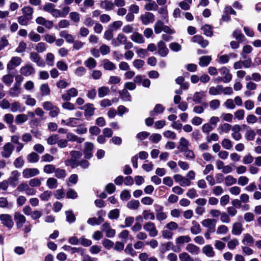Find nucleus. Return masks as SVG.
Returning <instances> with one entry per match:
<instances>
[{"label": "nucleus", "mask_w": 261, "mask_h": 261, "mask_svg": "<svg viewBox=\"0 0 261 261\" xmlns=\"http://www.w3.org/2000/svg\"><path fill=\"white\" fill-rule=\"evenodd\" d=\"M143 227L144 230L148 233V235L150 237H155L158 234V230L155 224L151 221L145 223Z\"/></svg>", "instance_id": "f257e3e1"}, {"label": "nucleus", "mask_w": 261, "mask_h": 261, "mask_svg": "<svg viewBox=\"0 0 261 261\" xmlns=\"http://www.w3.org/2000/svg\"><path fill=\"white\" fill-rule=\"evenodd\" d=\"M14 150V146L10 142L6 143L2 148L1 155L3 158H9Z\"/></svg>", "instance_id": "f03ea898"}, {"label": "nucleus", "mask_w": 261, "mask_h": 261, "mask_svg": "<svg viewBox=\"0 0 261 261\" xmlns=\"http://www.w3.org/2000/svg\"><path fill=\"white\" fill-rule=\"evenodd\" d=\"M31 60L36 63L38 67H44L45 66V62L41 58L38 53L32 51L30 54Z\"/></svg>", "instance_id": "7ed1b4c3"}, {"label": "nucleus", "mask_w": 261, "mask_h": 261, "mask_svg": "<svg viewBox=\"0 0 261 261\" xmlns=\"http://www.w3.org/2000/svg\"><path fill=\"white\" fill-rule=\"evenodd\" d=\"M217 221L214 219H206L203 220L201 222V224L203 226L207 228V231L210 232H214L215 231L216 225Z\"/></svg>", "instance_id": "20e7f679"}, {"label": "nucleus", "mask_w": 261, "mask_h": 261, "mask_svg": "<svg viewBox=\"0 0 261 261\" xmlns=\"http://www.w3.org/2000/svg\"><path fill=\"white\" fill-rule=\"evenodd\" d=\"M22 60L20 57L15 56L12 57L7 65V69L10 71L14 69L15 67L19 66Z\"/></svg>", "instance_id": "39448f33"}, {"label": "nucleus", "mask_w": 261, "mask_h": 261, "mask_svg": "<svg viewBox=\"0 0 261 261\" xmlns=\"http://www.w3.org/2000/svg\"><path fill=\"white\" fill-rule=\"evenodd\" d=\"M0 220L5 226L11 229L14 225V222L11 216L9 214L0 215Z\"/></svg>", "instance_id": "423d86ee"}, {"label": "nucleus", "mask_w": 261, "mask_h": 261, "mask_svg": "<svg viewBox=\"0 0 261 261\" xmlns=\"http://www.w3.org/2000/svg\"><path fill=\"white\" fill-rule=\"evenodd\" d=\"M20 74L24 76H30L35 72V68L30 64H27L22 66L20 69Z\"/></svg>", "instance_id": "0eeeda50"}, {"label": "nucleus", "mask_w": 261, "mask_h": 261, "mask_svg": "<svg viewBox=\"0 0 261 261\" xmlns=\"http://www.w3.org/2000/svg\"><path fill=\"white\" fill-rule=\"evenodd\" d=\"M20 175V174L18 171L14 170L11 172L10 176L7 180L10 186L15 187L18 183Z\"/></svg>", "instance_id": "6e6552de"}, {"label": "nucleus", "mask_w": 261, "mask_h": 261, "mask_svg": "<svg viewBox=\"0 0 261 261\" xmlns=\"http://www.w3.org/2000/svg\"><path fill=\"white\" fill-rule=\"evenodd\" d=\"M140 19L144 25H148L154 21V15L150 12H146L140 16Z\"/></svg>", "instance_id": "1a4fd4ad"}, {"label": "nucleus", "mask_w": 261, "mask_h": 261, "mask_svg": "<svg viewBox=\"0 0 261 261\" xmlns=\"http://www.w3.org/2000/svg\"><path fill=\"white\" fill-rule=\"evenodd\" d=\"M101 230L106 233V236L108 238H113L116 233L115 230L112 229L108 222H105L101 225Z\"/></svg>", "instance_id": "9d476101"}, {"label": "nucleus", "mask_w": 261, "mask_h": 261, "mask_svg": "<svg viewBox=\"0 0 261 261\" xmlns=\"http://www.w3.org/2000/svg\"><path fill=\"white\" fill-rule=\"evenodd\" d=\"M40 173L39 169L37 168H25L22 171V176L24 178H29Z\"/></svg>", "instance_id": "9b49d317"}, {"label": "nucleus", "mask_w": 261, "mask_h": 261, "mask_svg": "<svg viewBox=\"0 0 261 261\" xmlns=\"http://www.w3.org/2000/svg\"><path fill=\"white\" fill-rule=\"evenodd\" d=\"M14 218L17 228H21L26 221L25 217L18 212L15 213Z\"/></svg>", "instance_id": "f8f14e48"}, {"label": "nucleus", "mask_w": 261, "mask_h": 261, "mask_svg": "<svg viewBox=\"0 0 261 261\" xmlns=\"http://www.w3.org/2000/svg\"><path fill=\"white\" fill-rule=\"evenodd\" d=\"M78 94V91L75 88H71L67 93L62 95V98L65 101H69L71 97H76Z\"/></svg>", "instance_id": "ddd939ff"}, {"label": "nucleus", "mask_w": 261, "mask_h": 261, "mask_svg": "<svg viewBox=\"0 0 261 261\" xmlns=\"http://www.w3.org/2000/svg\"><path fill=\"white\" fill-rule=\"evenodd\" d=\"M158 49V54L162 57H165L167 56L169 53V50L166 46L165 42L163 41H160L157 44Z\"/></svg>", "instance_id": "4468645a"}, {"label": "nucleus", "mask_w": 261, "mask_h": 261, "mask_svg": "<svg viewBox=\"0 0 261 261\" xmlns=\"http://www.w3.org/2000/svg\"><path fill=\"white\" fill-rule=\"evenodd\" d=\"M80 109L85 111V116L86 118L90 117L94 114L95 108L92 103H87Z\"/></svg>", "instance_id": "2eb2a0df"}, {"label": "nucleus", "mask_w": 261, "mask_h": 261, "mask_svg": "<svg viewBox=\"0 0 261 261\" xmlns=\"http://www.w3.org/2000/svg\"><path fill=\"white\" fill-rule=\"evenodd\" d=\"M192 41L199 44L202 48L206 47L209 44V42L207 40L204 39L203 37L200 35L194 36L192 38Z\"/></svg>", "instance_id": "dca6fc26"}, {"label": "nucleus", "mask_w": 261, "mask_h": 261, "mask_svg": "<svg viewBox=\"0 0 261 261\" xmlns=\"http://www.w3.org/2000/svg\"><path fill=\"white\" fill-rule=\"evenodd\" d=\"M221 74L223 75V82L229 83L232 79V75L229 73V70L226 67H223L219 69Z\"/></svg>", "instance_id": "f3484780"}, {"label": "nucleus", "mask_w": 261, "mask_h": 261, "mask_svg": "<svg viewBox=\"0 0 261 261\" xmlns=\"http://www.w3.org/2000/svg\"><path fill=\"white\" fill-rule=\"evenodd\" d=\"M126 41L127 37L123 34L120 33L115 39L113 40L112 44L115 46H118L120 44H124Z\"/></svg>", "instance_id": "a211bd4d"}, {"label": "nucleus", "mask_w": 261, "mask_h": 261, "mask_svg": "<svg viewBox=\"0 0 261 261\" xmlns=\"http://www.w3.org/2000/svg\"><path fill=\"white\" fill-rule=\"evenodd\" d=\"M100 7L107 11H109L114 9V4L111 1L104 0L101 1L100 3Z\"/></svg>", "instance_id": "6ab92c4d"}, {"label": "nucleus", "mask_w": 261, "mask_h": 261, "mask_svg": "<svg viewBox=\"0 0 261 261\" xmlns=\"http://www.w3.org/2000/svg\"><path fill=\"white\" fill-rule=\"evenodd\" d=\"M243 230V227L240 222H235L233 224L231 233L235 236H239L241 234Z\"/></svg>", "instance_id": "aec40b11"}, {"label": "nucleus", "mask_w": 261, "mask_h": 261, "mask_svg": "<svg viewBox=\"0 0 261 261\" xmlns=\"http://www.w3.org/2000/svg\"><path fill=\"white\" fill-rule=\"evenodd\" d=\"M11 111L15 113L17 112H22L24 111L25 108L18 101H14L10 105Z\"/></svg>", "instance_id": "412c9836"}, {"label": "nucleus", "mask_w": 261, "mask_h": 261, "mask_svg": "<svg viewBox=\"0 0 261 261\" xmlns=\"http://www.w3.org/2000/svg\"><path fill=\"white\" fill-rule=\"evenodd\" d=\"M202 252L208 257H213L215 255V252L211 245L204 246L202 249Z\"/></svg>", "instance_id": "4be33fe9"}, {"label": "nucleus", "mask_w": 261, "mask_h": 261, "mask_svg": "<svg viewBox=\"0 0 261 261\" xmlns=\"http://www.w3.org/2000/svg\"><path fill=\"white\" fill-rule=\"evenodd\" d=\"M66 137L68 141L76 142L77 143H81L83 142L85 140L84 138L79 137L71 133H67Z\"/></svg>", "instance_id": "5701e85b"}, {"label": "nucleus", "mask_w": 261, "mask_h": 261, "mask_svg": "<svg viewBox=\"0 0 261 261\" xmlns=\"http://www.w3.org/2000/svg\"><path fill=\"white\" fill-rule=\"evenodd\" d=\"M70 153L72 159L71 160H68L66 162V164L67 165H68V163L74 162V163H76V160L80 159L83 155L82 152L76 150L71 151Z\"/></svg>", "instance_id": "b1692460"}, {"label": "nucleus", "mask_w": 261, "mask_h": 261, "mask_svg": "<svg viewBox=\"0 0 261 261\" xmlns=\"http://www.w3.org/2000/svg\"><path fill=\"white\" fill-rule=\"evenodd\" d=\"M130 38L133 41L139 44L143 43L145 42L143 35L138 32L134 33L132 35Z\"/></svg>", "instance_id": "393cba45"}, {"label": "nucleus", "mask_w": 261, "mask_h": 261, "mask_svg": "<svg viewBox=\"0 0 261 261\" xmlns=\"http://www.w3.org/2000/svg\"><path fill=\"white\" fill-rule=\"evenodd\" d=\"M20 93V86L14 84L13 87L10 89L9 91L10 95L13 97H18Z\"/></svg>", "instance_id": "a878e982"}, {"label": "nucleus", "mask_w": 261, "mask_h": 261, "mask_svg": "<svg viewBox=\"0 0 261 261\" xmlns=\"http://www.w3.org/2000/svg\"><path fill=\"white\" fill-rule=\"evenodd\" d=\"M59 35L61 37L64 38L66 41L69 43H73L74 41L73 36L69 34L66 31H62L60 32Z\"/></svg>", "instance_id": "bb28decb"}, {"label": "nucleus", "mask_w": 261, "mask_h": 261, "mask_svg": "<svg viewBox=\"0 0 261 261\" xmlns=\"http://www.w3.org/2000/svg\"><path fill=\"white\" fill-rule=\"evenodd\" d=\"M28 116L24 114H20L17 115L15 119V122L16 124L20 125L28 121Z\"/></svg>", "instance_id": "cd10ccee"}, {"label": "nucleus", "mask_w": 261, "mask_h": 261, "mask_svg": "<svg viewBox=\"0 0 261 261\" xmlns=\"http://www.w3.org/2000/svg\"><path fill=\"white\" fill-rule=\"evenodd\" d=\"M191 241V239L189 236H180L176 239L175 243L178 245H182L185 243L190 242Z\"/></svg>", "instance_id": "c85d7f7f"}, {"label": "nucleus", "mask_w": 261, "mask_h": 261, "mask_svg": "<svg viewBox=\"0 0 261 261\" xmlns=\"http://www.w3.org/2000/svg\"><path fill=\"white\" fill-rule=\"evenodd\" d=\"M186 250L193 254H198L200 252L198 247L193 244H188L186 247Z\"/></svg>", "instance_id": "c756f323"}, {"label": "nucleus", "mask_w": 261, "mask_h": 261, "mask_svg": "<svg viewBox=\"0 0 261 261\" xmlns=\"http://www.w3.org/2000/svg\"><path fill=\"white\" fill-rule=\"evenodd\" d=\"M23 15L32 19L33 18V14L34 12L33 9L30 6H25L21 9Z\"/></svg>", "instance_id": "7c9ffc66"}, {"label": "nucleus", "mask_w": 261, "mask_h": 261, "mask_svg": "<svg viewBox=\"0 0 261 261\" xmlns=\"http://www.w3.org/2000/svg\"><path fill=\"white\" fill-rule=\"evenodd\" d=\"M223 90L222 85H217L216 87H211L209 89V94L213 95H216L221 94Z\"/></svg>", "instance_id": "2f4dec72"}, {"label": "nucleus", "mask_w": 261, "mask_h": 261, "mask_svg": "<svg viewBox=\"0 0 261 261\" xmlns=\"http://www.w3.org/2000/svg\"><path fill=\"white\" fill-rule=\"evenodd\" d=\"M2 81L7 86H10L14 81V76L11 74L4 75L2 77Z\"/></svg>", "instance_id": "473e14b6"}, {"label": "nucleus", "mask_w": 261, "mask_h": 261, "mask_svg": "<svg viewBox=\"0 0 261 261\" xmlns=\"http://www.w3.org/2000/svg\"><path fill=\"white\" fill-rule=\"evenodd\" d=\"M164 110V107L161 104H157L155 106L153 110L150 112V115L151 116H154L156 114L163 113Z\"/></svg>", "instance_id": "72a5a7b5"}, {"label": "nucleus", "mask_w": 261, "mask_h": 261, "mask_svg": "<svg viewBox=\"0 0 261 261\" xmlns=\"http://www.w3.org/2000/svg\"><path fill=\"white\" fill-rule=\"evenodd\" d=\"M212 60L210 56H204L200 58L199 65L202 67L207 66Z\"/></svg>", "instance_id": "f704fd0d"}, {"label": "nucleus", "mask_w": 261, "mask_h": 261, "mask_svg": "<svg viewBox=\"0 0 261 261\" xmlns=\"http://www.w3.org/2000/svg\"><path fill=\"white\" fill-rule=\"evenodd\" d=\"M103 66L106 70H113L116 69L115 64L108 59L103 61Z\"/></svg>", "instance_id": "c9c22d12"}, {"label": "nucleus", "mask_w": 261, "mask_h": 261, "mask_svg": "<svg viewBox=\"0 0 261 261\" xmlns=\"http://www.w3.org/2000/svg\"><path fill=\"white\" fill-rule=\"evenodd\" d=\"M84 65L89 69H91L96 66L97 63L94 58L90 57L84 62Z\"/></svg>", "instance_id": "e433bc0d"}, {"label": "nucleus", "mask_w": 261, "mask_h": 261, "mask_svg": "<svg viewBox=\"0 0 261 261\" xmlns=\"http://www.w3.org/2000/svg\"><path fill=\"white\" fill-rule=\"evenodd\" d=\"M204 96L203 91L196 92L193 95V101L197 103H200Z\"/></svg>", "instance_id": "4c0bfd02"}, {"label": "nucleus", "mask_w": 261, "mask_h": 261, "mask_svg": "<svg viewBox=\"0 0 261 261\" xmlns=\"http://www.w3.org/2000/svg\"><path fill=\"white\" fill-rule=\"evenodd\" d=\"M254 240L253 237L249 234L246 233L244 234L242 243L245 245L252 246L254 243Z\"/></svg>", "instance_id": "58836bf2"}, {"label": "nucleus", "mask_w": 261, "mask_h": 261, "mask_svg": "<svg viewBox=\"0 0 261 261\" xmlns=\"http://www.w3.org/2000/svg\"><path fill=\"white\" fill-rule=\"evenodd\" d=\"M54 173L55 176L59 179H63L67 176L65 170L59 168H56Z\"/></svg>", "instance_id": "ea45409f"}, {"label": "nucleus", "mask_w": 261, "mask_h": 261, "mask_svg": "<svg viewBox=\"0 0 261 261\" xmlns=\"http://www.w3.org/2000/svg\"><path fill=\"white\" fill-rule=\"evenodd\" d=\"M179 146L178 148L180 151H184L188 149L189 146V141L185 138L181 137L179 140Z\"/></svg>", "instance_id": "a19ab883"}, {"label": "nucleus", "mask_w": 261, "mask_h": 261, "mask_svg": "<svg viewBox=\"0 0 261 261\" xmlns=\"http://www.w3.org/2000/svg\"><path fill=\"white\" fill-rule=\"evenodd\" d=\"M27 160L31 163H35L39 160V155L35 152H32L27 155Z\"/></svg>", "instance_id": "79ce46f5"}, {"label": "nucleus", "mask_w": 261, "mask_h": 261, "mask_svg": "<svg viewBox=\"0 0 261 261\" xmlns=\"http://www.w3.org/2000/svg\"><path fill=\"white\" fill-rule=\"evenodd\" d=\"M232 36L239 42V43L243 42L245 39V36L242 34L241 31L238 30L233 31Z\"/></svg>", "instance_id": "37998d69"}, {"label": "nucleus", "mask_w": 261, "mask_h": 261, "mask_svg": "<svg viewBox=\"0 0 261 261\" xmlns=\"http://www.w3.org/2000/svg\"><path fill=\"white\" fill-rule=\"evenodd\" d=\"M231 128V125L228 123H223L221 124L218 128L220 134L224 133H228Z\"/></svg>", "instance_id": "c03bdc74"}, {"label": "nucleus", "mask_w": 261, "mask_h": 261, "mask_svg": "<svg viewBox=\"0 0 261 261\" xmlns=\"http://www.w3.org/2000/svg\"><path fill=\"white\" fill-rule=\"evenodd\" d=\"M55 56L51 53H48L46 55L45 62L49 66H53L54 65Z\"/></svg>", "instance_id": "a18cd8bd"}, {"label": "nucleus", "mask_w": 261, "mask_h": 261, "mask_svg": "<svg viewBox=\"0 0 261 261\" xmlns=\"http://www.w3.org/2000/svg\"><path fill=\"white\" fill-rule=\"evenodd\" d=\"M47 45L44 42H39L36 44L35 49V52L38 53H42L46 51Z\"/></svg>", "instance_id": "49530a36"}, {"label": "nucleus", "mask_w": 261, "mask_h": 261, "mask_svg": "<svg viewBox=\"0 0 261 261\" xmlns=\"http://www.w3.org/2000/svg\"><path fill=\"white\" fill-rule=\"evenodd\" d=\"M46 185L49 189H55L58 186V181L55 178L50 177L46 181Z\"/></svg>", "instance_id": "de8ad7c7"}, {"label": "nucleus", "mask_w": 261, "mask_h": 261, "mask_svg": "<svg viewBox=\"0 0 261 261\" xmlns=\"http://www.w3.org/2000/svg\"><path fill=\"white\" fill-rule=\"evenodd\" d=\"M193 225L190 228V231L192 233L194 234H199L201 232V228L200 225L196 221L192 222Z\"/></svg>", "instance_id": "09e8293b"}, {"label": "nucleus", "mask_w": 261, "mask_h": 261, "mask_svg": "<svg viewBox=\"0 0 261 261\" xmlns=\"http://www.w3.org/2000/svg\"><path fill=\"white\" fill-rule=\"evenodd\" d=\"M40 90L42 95L47 96L50 94V88L47 84H43L41 85Z\"/></svg>", "instance_id": "8fccbe9b"}, {"label": "nucleus", "mask_w": 261, "mask_h": 261, "mask_svg": "<svg viewBox=\"0 0 261 261\" xmlns=\"http://www.w3.org/2000/svg\"><path fill=\"white\" fill-rule=\"evenodd\" d=\"M164 24V23L161 20H158L154 27V32L155 34H160L163 31Z\"/></svg>", "instance_id": "3c124183"}, {"label": "nucleus", "mask_w": 261, "mask_h": 261, "mask_svg": "<svg viewBox=\"0 0 261 261\" xmlns=\"http://www.w3.org/2000/svg\"><path fill=\"white\" fill-rule=\"evenodd\" d=\"M109 88L106 86L101 87L98 89V95L100 98L105 97L109 92Z\"/></svg>", "instance_id": "603ef678"}, {"label": "nucleus", "mask_w": 261, "mask_h": 261, "mask_svg": "<svg viewBox=\"0 0 261 261\" xmlns=\"http://www.w3.org/2000/svg\"><path fill=\"white\" fill-rule=\"evenodd\" d=\"M120 96L121 98L125 101H130L131 96L129 93L125 89L119 92Z\"/></svg>", "instance_id": "864d4df0"}, {"label": "nucleus", "mask_w": 261, "mask_h": 261, "mask_svg": "<svg viewBox=\"0 0 261 261\" xmlns=\"http://www.w3.org/2000/svg\"><path fill=\"white\" fill-rule=\"evenodd\" d=\"M255 135V132L254 130L249 129L247 130L245 137L248 141H252L254 139Z\"/></svg>", "instance_id": "5fc2aeb1"}, {"label": "nucleus", "mask_w": 261, "mask_h": 261, "mask_svg": "<svg viewBox=\"0 0 261 261\" xmlns=\"http://www.w3.org/2000/svg\"><path fill=\"white\" fill-rule=\"evenodd\" d=\"M144 9L147 11H156L158 9V6L155 2H152L146 4L144 6Z\"/></svg>", "instance_id": "6e6d98bb"}, {"label": "nucleus", "mask_w": 261, "mask_h": 261, "mask_svg": "<svg viewBox=\"0 0 261 261\" xmlns=\"http://www.w3.org/2000/svg\"><path fill=\"white\" fill-rule=\"evenodd\" d=\"M29 37L31 41L35 42H39L41 40L40 35L34 31H31L29 34Z\"/></svg>", "instance_id": "4d7b16f0"}, {"label": "nucleus", "mask_w": 261, "mask_h": 261, "mask_svg": "<svg viewBox=\"0 0 261 261\" xmlns=\"http://www.w3.org/2000/svg\"><path fill=\"white\" fill-rule=\"evenodd\" d=\"M237 181V179L231 175H228L224 179V183L227 186L235 184Z\"/></svg>", "instance_id": "13d9d810"}, {"label": "nucleus", "mask_w": 261, "mask_h": 261, "mask_svg": "<svg viewBox=\"0 0 261 261\" xmlns=\"http://www.w3.org/2000/svg\"><path fill=\"white\" fill-rule=\"evenodd\" d=\"M57 67L61 71H65L68 69V65L63 61H59L56 63Z\"/></svg>", "instance_id": "bf43d9fd"}, {"label": "nucleus", "mask_w": 261, "mask_h": 261, "mask_svg": "<svg viewBox=\"0 0 261 261\" xmlns=\"http://www.w3.org/2000/svg\"><path fill=\"white\" fill-rule=\"evenodd\" d=\"M65 214L66 216V220L68 223H72L75 221L76 218L72 211H66Z\"/></svg>", "instance_id": "052dcab7"}, {"label": "nucleus", "mask_w": 261, "mask_h": 261, "mask_svg": "<svg viewBox=\"0 0 261 261\" xmlns=\"http://www.w3.org/2000/svg\"><path fill=\"white\" fill-rule=\"evenodd\" d=\"M70 23L68 20L62 19L58 22V25L55 28L57 29H64L68 27Z\"/></svg>", "instance_id": "680f3d73"}, {"label": "nucleus", "mask_w": 261, "mask_h": 261, "mask_svg": "<svg viewBox=\"0 0 261 261\" xmlns=\"http://www.w3.org/2000/svg\"><path fill=\"white\" fill-rule=\"evenodd\" d=\"M13 164L15 168H20L23 166L24 161L21 156H19L15 160Z\"/></svg>", "instance_id": "e2e57ef3"}, {"label": "nucleus", "mask_w": 261, "mask_h": 261, "mask_svg": "<svg viewBox=\"0 0 261 261\" xmlns=\"http://www.w3.org/2000/svg\"><path fill=\"white\" fill-rule=\"evenodd\" d=\"M228 228L224 225H219L216 230V233L218 234H224L228 232Z\"/></svg>", "instance_id": "0e129e2a"}, {"label": "nucleus", "mask_w": 261, "mask_h": 261, "mask_svg": "<svg viewBox=\"0 0 261 261\" xmlns=\"http://www.w3.org/2000/svg\"><path fill=\"white\" fill-rule=\"evenodd\" d=\"M202 30L203 32V33L205 35L211 37L213 35V31L212 27L208 25L205 24L202 28Z\"/></svg>", "instance_id": "69168bd1"}, {"label": "nucleus", "mask_w": 261, "mask_h": 261, "mask_svg": "<svg viewBox=\"0 0 261 261\" xmlns=\"http://www.w3.org/2000/svg\"><path fill=\"white\" fill-rule=\"evenodd\" d=\"M56 167L54 165L51 164H47L44 166L43 172L47 174L53 173L55 172Z\"/></svg>", "instance_id": "338daca9"}, {"label": "nucleus", "mask_w": 261, "mask_h": 261, "mask_svg": "<svg viewBox=\"0 0 261 261\" xmlns=\"http://www.w3.org/2000/svg\"><path fill=\"white\" fill-rule=\"evenodd\" d=\"M179 258L180 261H193L190 255L187 252H182L179 255Z\"/></svg>", "instance_id": "774afa93"}]
</instances>
